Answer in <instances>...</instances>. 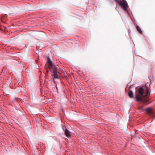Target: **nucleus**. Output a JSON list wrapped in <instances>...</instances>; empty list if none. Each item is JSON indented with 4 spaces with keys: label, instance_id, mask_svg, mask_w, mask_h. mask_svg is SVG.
I'll return each mask as SVG.
<instances>
[{
    "label": "nucleus",
    "instance_id": "obj_13",
    "mask_svg": "<svg viewBox=\"0 0 155 155\" xmlns=\"http://www.w3.org/2000/svg\"><path fill=\"white\" fill-rule=\"evenodd\" d=\"M46 72H47V73H48V71H47Z\"/></svg>",
    "mask_w": 155,
    "mask_h": 155
},
{
    "label": "nucleus",
    "instance_id": "obj_8",
    "mask_svg": "<svg viewBox=\"0 0 155 155\" xmlns=\"http://www.w3.org/2000/svg\"><path fill=\"white\" fill-rule=\"evenodd\" d=\"M50 69L51 72L53 73L54 74H55L56 73H57V71L55 69Z\"/></svg>",
    "mask_w": 155,
    "mask_h": 155
},
{
    "label": "nucleus",
    "instance_id": "obj_10",
    "mask_svg": "<svg viewBox=\"0 0 155 155\" xmlns=\"http://www.w3.org/2000/svg\"><path fill=\"white\" fill-rule=\"evenodd\" d=\"M47 61H48V63L49 62H50L51 61L50 58L49 57H48L47 58Z\"/></svg>",
    "mask_w": 155,
    "mask_h": 155
},
{
    "label": "nucleus",
    "instance_id": "obj_7",
    "mask_svg": "<svg viewBox=\"0 0 155 155\" xmlns=\"http://www.w3.org/2000/svg\"><path fill=\"white\" fill-rule=\"evenodd\" d=\"M136 29L137 30L139 31V32L141 34H142V31L141 30L140 28L138 25H137L136 26Z\"/></svg>",
    "mask_w": 155,
    "mask_h": 155
},
{
    "label": "nucleus",
    "instance_id": "obj_4",
    "mask_svg": "<svg viewBox=\"0 0 155 155\" xmlns=\"http://www.w3.org/2000/svg\"><path fill=\"white\" fill-rule=\"evenodd\" d=\"M64 133L66 136L67 137H69L70 136V133L69 131L67 129L64 130Z\"/></svg>",
    "mask_w": 155,
    "mask_h": 155
},
{
    "label": "nucleus",
    "instance_id": "obj_3",
    "mask_svg": "<svg viewBox=\"0 0 155 155\" xmlns=\"http://www.w3.org/2000/svg\"><path fill=\"white\" fill-rule=\"evenodd\" d=\"M129 92L128 93V95L130 97L132 98L133 97V92L132 91V88H130Z\"/></svg>",
    "mask_w": 155,
    "mask_h": 155
},
{
    "label": "nucleus",
    "instance_id": "obj_2",
    "mask_svg": "<svg viewBox=\"0 0 155 155\" xmlns=\"http://www.w3.org/2000/svg\"><path fill=\"white\" fill-rule=\"evenodd\" d=\"M120 5L123 8L125 11L127 12V8L128 7L127 2L125 0H117Z\"/></svg>",
    "mask_w": 155,
    "mask_h": 155
},
{
    "label": "nucleus",
    "instance_id": "obj_6",
    "mask_svg": "<svg viewBox=\"0 0 155 155\" xmlns=\"http://www.w3.org/2000/svg\"><path fill=\"white\" fill-rule=\"evenodd\" d=\"M48 67L50 69L52 68V66H55V65H53L52 63V61L48 63Z\"/></svg>",
    "mask_w": 155,
    "mask_h": 155
},
{
    "label": "nucleus",
    "instance_id": "obj_12",
    "mask_svg": "<svg viewBox=\"0 0 155 155\" xmlns=\"http://www.w3.org/2000/svg\"><path fill=\"white\" fill-rule=\"evenodd\" d=\"M117 118L119 120H120L121 119L119 115H117Z\"/></svg>",
    "mask_w": 155,
    "mask_h": 155
},
{
    "label": "nucleus",
    "instance_id": "obj_9",
    "mask_svg": "<svg viewBox=\"0 0 155 155\" xmlns=\"http://www.w3.org/2000/svg\"><path fill=\"white\" fill-rule=\"evenodd\" d=\"M57 73L54 74V78L55 79H57L58 78V77L57 74Z\"/></svg>",
    "mask_w": 155,
    "mask_h": 155
},
{
    "label": "nucleus",
    "instance_id": "obj_11",
    "mask_svg": "<svg viewBox=\"0 0 155 155\" xmlns=\"http://www.w3.org/2000/svg\"><path fill=\"white\" fill-rule=\"evenodd\" d=\"M62 129L63 130H65V129H67V128L65 126H63L62 127Z\"/></svg>",
    "mask_w": 155,
    "mask_h": 155
},
{
    "label": "nucleus",
    "instance_id": "obj_5",
    "mask_svg": "<svg viewBox=\"0 0 155 155\" xmlns=\"http://www.w3.org/2000/svg\"><path fill=\"white\" fill-rule=\"evenodd\" d=\"M146 111L147 112V113L150 115H151L153 114L152 111L151 109L150 108H147L146 110Z\"/></svg>",
    "mask_w": 155,
    "mask_h": 155
},
{
    "label": "nucleus",
    "instance_id": "obj_1",
    "mask_svg": "<svg viewBox=\"0 0 155 155\" xmlns=\"http://www.w3.org/2000/svg\"><path fill=\"white\" fill-rule=\"evenodd\" d=\"M138 94H136V98L137 101H142L144 102L145 101L143 97H147L150 94V89L145 85L140 87L138 90Z\"/></svg>",
    "mask_w": 155,
    "mask_h": 155
}]
</instances>
